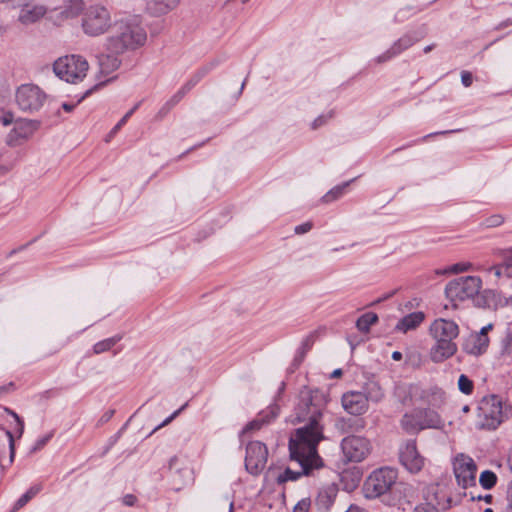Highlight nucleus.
<instances>
[{"label": "nucleus", "instance_id": "f257e3e1", "mask_svg": "<svg viewBox=\"0 0 512 512\" xmlns=\"http://www.w3.org/2000/svg\"><path fill=\"white\" fill-rule=\"evenodd\" d=\"M327 402V395L318 388L304 386L300 390L294 414L297 422L306 424L296 429L289 439V450L298 460L305 462L307 458L316 455V447L324 439L320 421Z\"/></svg>", "mask_w": 512, "mask_h": 512}, {"label": "nucleus", "instance_id": "f03ea898", "mask_svg": "<svg viewBox=\"0 0 512 512\" xmlns=\"http://www.w3.org/2000/svg\"><path fill=\"white\" fill-rule=\"evenodd\" d=\"M147 40L145 29L136 19L116 22L114 32L106 39V47L110 53L123 54L143 46Z\"/></svg>", "mask_w": 512, "mask_h": 512}, {"label": "nucleus", "instance_id": "7ed1b4c3", "mask_svg": "<svg viewBox=\"0 0 512 512\" xmlns=\"http://www.w3.org/2000/svg\"><path fill=\"white\" fill-rule=\"evenodd\" d=\"M397 479L396 468L384 466L373 470L363 483L364 497L373 500L389 494L396 485Z\"/></svg>", "mask_w": 512, "mask_h": 512}, {"label": "nucleus", "instance_id": "20e7f679", "mask_svg": "<svg viewBox=\"0 0 512 512\" xmlns=\"http://www.w3.org/2000/svg\"><path fill=\"white\" fill-rule=\"evenodd\" d=\"M508 409L497 395L484 397L478 407L477 426L482 429H496L507 417Z\"/></svg>", "mask_w": 512, "mask_h": 512}, {"label": "nucleus", "instance_id": "39448f33", "mask_svg": "<svg viewBox=\"0 0 512 512\" xmlns=\"http://www.w3.org/2000/svg\"><path fill=\"white\" fill-rule=\"evenodd\" d=\"M89 65L80 55H67L58 58L53 64L55 75L68 83L82 81L88 71Z\"/></svg>", "mask_w": 512, "mask_h": 512}, {"label": "nucleus", "instance_id": "423d86ee", "mask_svg": "<svg viewBox=\"0 0 512 512\" xmlns=\"http://www.w3.org/2000/svg\"><path fill=\"white\" fill-rule=\"evenodd\" d=\"M81 26L86 35L100 36L111 27V14L105 6L90 5L83 11Z\"/></svg>", "mask_w": 512, "mask_h": 512}, {"label": "nucleus", "instance_id": "0eeeda50", "mask_svg": "<svg viewBox=\"0 0 512 512\" xmlns=\"http://www.w3.org/2000/svg\"><path fill=\"white\" fill-rule=\"evenodd\" d=\"M482 287L478 276H464L447 283L445 295L451 302L464 301L476 296Z\"/></svg>", "mask_w": 512, "mask_h": 512}, {"label": "nucleus", "instance_id": "6e6552de", "mask_svg": "<svg viewBox=\"0 0 512 512\" xmlns=\"http://www.w3.org/2000/svg\"><path fill=\"white\" fill-rule=\"evenodd\" d=\"M400 464L410 474H418L425 466L426 458L419 452L415 439H407L399 445Z\"/></svg>", "mask_w": 512, "mask_h": 512}, {"label": "nucleus", "instance_id": "1a4fd4ad", "mask_svg": "<svg viewBox=\"0 0 512 512\" xmlns=\"http://www.w3.org/2000/svg\"><path fill=\"white\" fill-rule=\"evenodd\" d=\"M427 34V27L422 25L420 28L404 34L401 38L396 40L389 49L374 59L376 64L385 63L397 55L401 54L415 43L423 39Z\"/></svg>", "mask_w": 512, "mask_h": 512}, {"label": "nucleus", "instance_id": "9d476101", "mask_svg": "<svg viewBox=\"0 0 512 512\" xmlns=\"http://www.w3.org/2000/svg\"><path fill=\"white\" fill-rule=\"evenodd\" d=\"M341 449L348 461L359 463L370 455L372 445L366 437L350 435L342 439Z\"/></svg>", "mask_w": 512, "mask_h": 512}, {"label": "nucleus", "instance_id": "9b49d317", "mask_svg": "<svg viewBox=\"0 0 512 512\" xmlns=\"http://www.w3.org/2000/svg\"><path fill=\"white\" fill-rule=\"evenodd\" d=\"M453 470L457 484L463 489L476 486L477 465L470 456L458 454L454 458Z\"/></svg>", "mask_w": 512, "mask_h": 512}, {"label": "nucleus", "instance_id": "f8f14e48", "mask_svg": "<svg viewBox=\"0 0 512 512\" xmlns=\"http://www.w3.org/2000/svg\"><path fill=\"white\" fill-rule=\"evenodd\" d=\"M46 95L36 85L24 84L16 91V102L19 108L25 112L38 111L44 104Z\"/></svg>", "mask_w": 512, "mask_h": 512}, {"label": "nucleus", "instance_id": "ddd939ff", "mask_svg": "<svg viewBox=\"0 0 512 512\" xmlns=\"http://www.w3.org/2000/svg\"><path fill=\"white\" fill-rule=\"evenodd\" d=\"M268 450L260 441L249 442L246 447L245 468L252 475L260 474L266 466Z\"/></svg>", "mask_w": 512, "mask_h": 512}, {"label": "nucleus", "instance_id": "4468645a", "mask_svg": "<svg viewBox=\"0 0 512 512\" xmlns=\"http://www.w3.org/2000/svg\"><path fill=\"white\" fill-rule=\"evenodd\" d=\"M40 128V121L31 119H17L13 129L7 134L6 144L16 147L28 141Z\"/></svg>", "mask_w": 512, "mask_h": 512}, {"label": "nucleus", "instance_id": "2eb2a0df", "mask_svg": "<svg viewBox=\"0 0 512 512\" xmlns=\"http://www.w3.org/2000/svg\"><path fill=\"white\" fill-rule=\"evenodd\" d=\"M289 452H290L291 460L296 461L300 465L301 471H293L290 468H286L283 473L278 475V477H277L278 484H283L287 481H295L300 476L310 475L314 469H319L323 466V461H322L321 457L318 455L317 451H316V455H314L313 457L311 456V457L307 458L306 459L307 461H305V462L302 461V459L298 460L297 458L293 457L292 452L290 450H289Z\"/></svg>", "mask_w": 512, "mask_h": 512}, {"label": "nucleus", "instance_id": "dca6fc26", "mask_svg": "<svg viewBox=\"0 0 512 512\" xmlns=\"http://www.w3.org/2000/svg\"><path fill=\"white\" fill-rule=\"evenodd\" d=\"M343 409L351 415H362L368 410L365 394L359 391H348L342 395Z\"/></svg>", "mask_w": 512, "mask_h": 512}, {"label": "nucleus", "instance_id": "f3484780", "mask_svg": "<svg viewBox=\"0 0 512 512\" xmlns=\"http://www.w3.org/2000/svg\"><path fill=\"white\" fill-rule=\"evenodd\" d=\"M429 332L433 339L454 340L459 335V327L452 320L439 318L431 323Z\"/></svg>", "mask_w": 512, "mask_h": 512}, {"label": "nucleus", "instance_id": "a211bd4d", "mask_svg": "<svg viewBox=\"0 0 512 512\" xmlns=\"http://www.w3.org/2000/svg\"><path fill=\"white\" fill-rule=\"evenodd\" d=\"M31 1L32 0H25V3L16 5L21 8L18 21L24 26L39 22L47 13V8L44 5H30Z\"/></svg>", "mask_w": 512, "mask_h": 512}, {"label": "nucleus", "instance_id": "6ab92c4d", "mask_svg": "<svg viewBox=\"0 0 512 512\" xmlns=\"http://www.w3.org/2000/svg\"><path fill=\"white\" fill-rule=\"evenodd\" d=\"M435 344L430 349V358L434 363H442L457 352L454 340L434 339Z\"/></svg>", "mask_w": 512, "mask_h": 512}, {"label": "nucleus", "instance_id": "aec40b11", "mask_svg": "<svg viewBox=\"0 0 512 512\" xmlns=\"http://www.w3.org/2000/svg\"><path fill=\"white\" fill-rule=\"evenodd\" d=\"M489 344V339L484 333L470 334L464 339L462 350L470 355L479 356L483 354Z\"/></svg>", "mask_w": 512, "mask_h": 512}, {"label": "nucleus", "instance_id": "412c9836", "mask_svg": "<svg viewBox=\"0 0 512 512\" xmlns=\"http://www.w3.org/2000/svg\"><path fill=\"white\" fill-rule=\"evenodd\" d=\"M417 415L421 422L422 429H442L444 420L438 412L431 408H418Z\"/></svg>", "mask_w": 512, "mask_h": 512}, {"label": "nucleus", "instance_id": "4be33fe9", "mask_svg": "<svg viewBox=\"0 0 512 512\" xmlns=\"http://www.w3.org/2000/svg\"><path fill=\"white\" fill-rule=\"evenodd\" d=\"M279 406L277 404L271 405L267 408V410H264L259 413L258 417L248 423L244 429L245 432L252 431V430H258L263 425L269 424L272 420H274L278 414H279Z\"/></svg>", "mask_w": 512, "mask_h": 512}, {"label": "nucleus", "instance_id": "5701e85b", "mask_svg": "<svg viewBox=\"0 0 512 512\" xmlns=\"http://www.w3.org/2000/svg\"><path fill=\"white\" fill-rule=\"evenodd\" d=\"M425 319V314L422 311L412 312L402 317L396 324L395 330L402 333L415 330Z\"/></svg>", "mask_w": 512, "mask_h": 512}, {"label": "nucleus", "instance_id": "b1692460", "mask_svg": "<svg viewBox=\"0 0 512 512\" xmlns=\"http://www.w3.org/2000/svg\"><path fill=\"white\" fill-rule=\"evenodd\" d=\"M335 428L341 434L361 432L365 428V421L362 418H339L335 422Z\"/></svg>", "mask_w": 512, "mask_h": 512}, {"label": "nucleus", "instance_id": "393cba45", "mask_svg": "<svg viewBox=\"0 0 512 512\" xmlns=\"http://www.w3.org/2000/svg\"><path fill=\"white\" fill-rule=\"evenodd\" d=\"M180 3V0H149L147 2V11L153 16H161L174 10Z\"/></svg>", "mask_w": 512, "mask_h": 512}, {"label": "nucleus", "instance_id": "a878e982", "mask_svg": "<svg viewBox=\"0 0 512 512\" xmlns=\"http://www.w3.org/2000/svg\"><path fill=\"white\" fill-rule=\"evenodd\" d=\"M336 495L337 490L333 486L320 490L315 500L318 510L321 512H327L334 503Z\"/></svg>", "mask_w": 512, "mask_h": 512}, {"label": "nucleus", "instance_id": "bb28decb", "mask_svg": "<svg viewBox=\"0 0 512 512\" xmlns=\"http://www.w3.org/2000/svg\"><path fill=\"white\" fill-rule=\"evenodd\" d=\"M402 429L408 434H417L423 429L421 422L417 415V409H414L411 413H406L402 416L400 421Z\"/></svg>", "mask_w": 512, "mask_h": 512}, {"label": "nucleus", "instance_id": "cd10ccee", "mask_svg": "<svg viewBox=\"0 0 512 512\" xmlns=\"http://www.w3.org/2000/svg\"><path fill=\"white\" fill-rule=\"evenodd\" d=\"M116 55L111 53L103 54L99 57L98 62L102 74L109 75L120 67L121 60Z\"/></svg>", "mask_w": 512, "mask_h": 512}, {"label": "nucleus", "instance_id": "c85d7f7f", "mask_svg": "<svg viewBox=\"0 0 512 512\" xmlns=\"http://www.w3.org/2000/svg\"><path fill=\"white\" fill-rule=\"evenodd\" d=\"M378 322V315L374 312H367L361 315L356 321L357 329L362 333H368L372 325Z\"/></svg>", "mask_w": 512, "mask_h": 512}, {"label": "nucleus", "instance_id": "c756f323", "mask_svg": "<svg viewBox=\"0 0 512 512\" xmlns=\"http://www.w3.org/2000/svg\"><path fill=\"white\" fill-rule=\"evenodd\" d=\"M365 397H367V402H379L383 399L384 393L381 387L377 383H369L365 386L364 392Z\"/></svg>", "mask_w": 512, "mask_h": 512}, {"label": "nucleus", "instance_id": "7c9ffc66", "mask_svg": "<svg viewBox=\"0 0 512 512\" xmlns=\"http://www.w3.org/2000/svg\"><path fill=\"white\" fill-rule=\"evenodd\" d=\"M122 339L121 335H115L113 337L101 340L94 344L93 352L94 354H101L106 351H109L112 347H114L120 340Z\"/></svg>", "mask_w": 512, "mask_h": 512}, {"label": "nucleus", "instance_id": "2f4dec72", "mask_svg": "<svg viewBox=\"0 0 512 512\" xmlns=\"http://www.w3.org/2000/svg\"><path fill=\"white\" fill-rule=\"evenodd\" d=\"M445 401V393L438 388L430 389L426 395V402L429 406L439 408Z\"/></svg>", "mask_w": 512, "mask_h": 512}, {"label": "nucleus", "instance_id": "473e14b6", "mask_svg": "<svg viewBox=\"0 0 512 512\" xmlns=\"http://www.w3.org/2000/svg\"><path fill=\"white\" fill-rule=\"evenodd\" d=\"M423 10V7L413 6V5H407L405 7L400 8L395 16L394 21L397 23H401L409 19L414 14L420 12Z\"/></svg>", "mask_w": 512, "mask_h": 512}, {"label": "nucleus", "instance_id": "72a5a7b5", "mask_svg": "<svg viewBox=\"0 0 512 512\" xmlns=\"http://www.w3.org/2000/svg\"><path fill=\"white\" fill-rule=\"evenodd\" d=\"M352 181L353 180H350L341 185L333 187L322 197V201L325 203H330L332 201L337 200L344 194L345 189L350 185Z\"/></svg>", "mask_w": 512, "mask_h": 512}, {"label": "nucleus", "instance_id": "f704fd0d", "mask_svg": "<svg viewBox=\"0 0 512 512\" xmlns=\"http://www.w3.org/2000/svg\"><path fill=\"white\" fill-rule=\"evenodd\" d=\"M186 91L180 88L159 110V115H166L174 106H176L186 95Z\"/></svg>", "mask_w": 512, "mask_h": 512}, {"label": "nucleus", "instance_id": "c9c22d12", "mask_svg": "<svg viewBox=\"0 0 512 512\" xmlns=\"http://www.w3.org/2000/svg\"><path fill=\"white\" fill-rule=\"evenodd\" d=\"M84 10L83 0H68L64 13L66 17L73 18L78 16Z\"/></svg>", "mask_w": 512, "mask_h": 512}, {"label": "nucleus", "instance_id": "e433bc0d", "mask_svg": "<svg viewBox=\"0 0 512 512\" xmlns=\"http://www.w3.org/2000/svg\"><path fill=\"white\" fill-rule=\"evenodd\" d=\"M41 490V485H34L30 487L15 503V509H20L25 506L34 496Z\"/></svg>", "mask_w": 512, "mask_h": 512}, {"label": "nucleus", "instance_id": "4c0bfd02", "mask_svg": "<svg viewBox=\"0 0 512 512\" xmlns=\"http://www.w3.org/2000/svg\"><path fill=\"white\" fill-rule=\"evenodd\" d=\"M497 476L491 470H485L480 474L479 483L484 489H491L496 485Z\"/></svg>", "mask_w": 512, "mask_h": 512}, {"label": "nucleus", "instance_id": "58836bf2", "mask_svg": "<svg viewBox=\"0 0 512 512\" xmlns=\"http://www.w3.org/2000/svg\"><path fill=\"white\" fill-rule=\"evenodd\" d=\"M471 269H472V264L470 262H460V263H455L444 270L437 271V274H446V273L458 274V273L469 271Z\"/></svg>", "mask_w": 512, "mask_h": 512}, {"label": "nucleus", "instance_id": "ea45409f", "mask_svg": "<svg viewBox=\"0 0 512 512\" xmlns=\"http://www.w3.org/2000/svg\"><path fill=\"white\" fill-rule=\"evenodd\" d=\"M458 388L463 394L470 395L474 390V383L465 374H461L458 379Z\"/></svg>", "mask_w": 512, "mask_h": 512}, {"label": "nucleus", "instance_id": "a19ab883", "mask_svg": "<svg viewBox=\"0 0 512 512\" xmlns=\"http://www.w3.org/2000/svg\"><path fill=\"white\" fill-rule=\"evenodd\" d=\"M141 102H138L134 105L133 108H131L120 120L119 122L112 128V130L109 133V138L113 137L123 125L126 124L128 119L135 113V111L139 108Z\"/></svg>", "mask_w": 512, "mask_h": 512}, {"label": "nucleus", "instance_id": "79ce46f5", "mask_svg": "<svg viewBox=\"0 0 512 512\" xmlns=\"http://www.w3.org/2000/svg\"><path fill=\"white\" fill-rule=\"evenodd\" d=\"M314 338H315V334L314 333H311L309 335H307L303 341H302V344H301V352H300V356H297L295 358V361H298V362H301L303 357H304V354L306 353V351H308L313 343H314Z\"/></svg>", "mask_w": 512, "mask_h": 512}, {"label": "nucleus", "instance_id": "37998d69", "mask_svg": "<svg viewBox=\"0 0 512 512\" xmlns=\"http://www.w3.org/2000/svg\"><path fill=\"white\" fill-rule=\"evenodd\" d=\"M503 262L506 269V280L512 279V248L505 252Z\"/></svg>", "mask_w": 512, "mask_h": 512}, {"label": "nucleus", "instance_id": "c03bdc74", "mask_svg": "<svg viewBox=\"0 0 512 512\" xmlns=\"http://www.w3.org/2000/svg\"><path fill=\"white\" fill-rule=\"evenodd\" d=\"M504 222V218L500 214L491 215L484 220V225L488 228L498 227Z\"/></svg>", "mask_w": 512, "mask_h": 512}, {"label": "nucleus", "instance_id": "a18cd8bd", "mask_svg": "<svg viewBox=\"0 0 512 512\" xmlns=\"http://www.w3.org/2000/svg\"><path fill=\"white\" fill-rule=\"evenodd\" d=\"M333 116L332 112L326 114V115H320L318 116L311 124V128L313 130L318 129L319 127L325 125L329 119H331Z\"/></svg>", "mask_w": 512, "mask_h": 512}, {"label": "nucleus", "instance_id": "49530a36", "mask_svg": "<svg viewBox=\"0 0 512 512\" xmlns=\"http://www.w3.org/2000/svg\"><path fill=\"white\" fill-rule=\"evenodd\" d=\"M311 505V500L309 498L301 499L293 509V512H308Z\"/></svg>", "mask_w": 512, "mask_h": 512}, {"label": "nucleus", "instance_id": "de8ad7c7", "mask_svg": "<svg viewBox=\"0 0 512 512\" xmlns=\"http://www.w3.org/2000/svg\"><path fill=\"white\" fill-rule=\"evenodd\" d=\"M127 425H128V423H126L115 435H113L109 438L108 444L105 448L104 453L108 452L117 443V441L120 439L123 431L126 429Z\"/></svg>", "mask_w": 512, "mask_h": 512}, {"label": "nucleus", "instance_id": "09e8293b", "mask_svg": "<svg viewBox=\"0 0 512 512\" xmlns=\"http://www.w3.org/2000/svg\"><path fill=\"white\" fill-rule=\"evenodd\" d=\"M53 437V432H50L48 433L47 435L39 438L35 445L33 446L32 448V452H35V451H38L40 449H42L48 442L49 440Z\"/></svg>", "mask_w": 512, "mask_h": 512}, {"label": "nucleus", "instance_id": "8fccbe9b", "mask_svg": "<svg viewBox=\"0 0 512 512\" xmlns=\"http://www.w3.org/2000/svg\"><path fill=\"white\" fill-rule=\"evenodd\" d=\"M490 271L494 273L496 278L506 279V269L504 267V262L498 265H494L490 268Z\"/></svg>", "mask_w": 512, "mask_h": 512}, {"label": "nucleus", "instance_id": "3c124183", "mask_svg": "<svg viewBox=\"0 0 512 512\" xmlns=\"http://www.w3.org/2000/svg\"><path fill=\"white\" fill-rule=\"evenodd\" d=\"M14 115L10 111L3 112L2 115H0V123L3 126H9L11 124L15 125Z\"/></svg>", "mask_w": 512, "mask_h": 512}, {"label": "nucleus", "instance_id": "603ef678", "mask_svg": "<svg viewBox=\"0 0 512 512\" xmlns=\"http://www.w3.org/2000/svg\"><path fill=\"white\" fill-rule=\"evenodd\" d=\"M413 512H438V509L431 503H421L414 508Z\"/></svg>", "mask_w": 512, "mask_h": 512}, {"label": "nucleus", "instance_id": "864d4df0", "mask_svg": "<svg viewBox=\"0 0 512 512\" xmlns=\"http://www.w3.org/2000/svg\"><path fill=\"white\" fill-rule=\"evenodd\" d=\"M313 227V224L312 222H305V223H302L300 225H297L295 228H294V232L298 235H302V234H305L307 232H309Z\"/></svg>", "mask_w": 512, "mask_h": 512}, {"label": "nucleus", "instance_id": "5fc2aeb1", "mask_svg": "<svg viewBox=\"0 0 512 512\" xmlns=\"http://www.w3.org/2000/svg\"><path fill=\"white\" fill-rule=\"evenodd\" d=\"M6 435L9 440V450H10V456H9V463L11 464L15 457V444H14V437L13 434L10 431L6 432Z\"/></svg>", "mask_w": 512, "mask_h": 512}, {"label": "nucleus", "instance_id": "6e6d98bb", "mask_svg": "<svg viewBox=\"0 0 512 512\" xmlns=\"http://www.w3.org/2000/svg\"><path fill=\"white\" fill-rule=\"evenodd\" d=\"M201 79L194 73L193 76L181 87L188 93Z\"/></svg>", "mask_w": 512, "mask_h": 512}, {"label": "nucleus", "instance_id": "4d7b16f0", "mask_svg": "<svg viewBox=\"0 0 512 512\" xmlns=\"http://www.w3.org/2000/svg\"><path fill=\"white\" fill-rule=\"evenodd\" d=\"M201 79L194 73L193 76L181 87L188 93Z\"/></svg>", "mask_w": 512, "mask_h": 512}, {"label": "nucleus", "instance_id": "13d9d810", "mask_svg": "<svg viewBox=\"0 0 512 512\" xmlns=\"http://www.w3.org/2000/svg\"><path fill=\"white\" fill-rule=\"evenodd\" d=\"M201 79L194 73L193 76L181 87L188 93Z\"/></svg>", "mask_w": 512, "mask_h": 512}, {"label": "nucleus", "instance_id": "bf43d9fd", "mask_svg": "<svg viewBox=\"0 0 512 512\" xmlns=\"http://www.w3.org/2000/svg\"><path fill=\"white\" fill-rule=\"evenodd\" d=\"M184 406L181 407L180 409L176 410L174 413H172L169 417H167L161 424H159L158 426H156L154 428V430L152 431V433H154L155 431L159 430L160 428L168 425L182 410H183Z\"/></svg>", "mask_w": 512, "mask_h": 512}, {"label": "nucleus", "instance_id": "052dcab7", "mask_svg": "<svg viewBox=\"0 0 512 512\" xmlns=\"http://www.w3.org/2000/svg\"><path fill=\"white\" fill-rule=\"evenodd\" d=\"M461 82L465 87H470L473 82V76L468 71H463L461 73Z\"/></svg>", "mask_w": 512, "mask_h": 512}, {"label": "nucleus", "instance_id": "680f3d73", "mask_svg": "<svg viewBox=\"0 0 512 512\" xmlns=\"http://www.w3.org/2000/svg\"><path fill=\"white\" fill-rule=\"evenodd\" d=\"M8 413L16 420L17 425H18V432H19V435L21 436L23 431H24V422H23V420L19 417V415L17 413H15L12 410H8Z\"/></svg>", "mask_w": 512, "mask_h": 512}, {"label": "nucleus", "instance_id": "e2e57ef3", "mask_svg": "<svg viewBox=\"0 0 512 512\" xmlns=\"http://www.w3.org/2000/svg\"><path fill=\"white\" fill-rule=\"evenodd\" d=\"M470 494H471V500H473V501L474 500H478V501L483 500L486 503H491V501H492V495H490V494H487V495H484V496H482V495H477L476 496L472 492Z\"/></svg>", "mask_w": 512, "mask_h": 512}, {"label": "nucleus", "instance_id": "0e129e2a", "mask_svg": "<svg viewBox=\"0 0 512 512\" xmlns=\"http://www.w3.org/2000/svg\"><path fill=\"white\" fill-rule=\"evenodd\" d=\"M137 498L132 494H127L123 497V503L126 506H133L136 502Z\"/></svg>", "mask_w": 512, "mask_h": 512}, {"label": "nucleus", "instance_id": "69168bd1", "mask_svg": "<svg viewBox=\"0 0 512 512\" xmlns=\"http://www.w3.org/2000/svg\"><path fill=\"white\" fill-rule=\"evenodd\" d=\"M115 411L114 410H108L106 411L100 418L99 420V423L100 424H104L106 422H108L114 415Z\"/></svg>", "mask_w": 512, "mask_h": 512}, {"label": "nucleus", "instance_id": "338daca9", "mask_svg": "<svg viewBox=\"0 0 512 512\" xmlns=\"http://www.w3.org/2000/svg\"><path fill=\"white\" fill-rule=\"evenodd\" d=\"M512 25V18H508L502 22H500L496 27L495 30H502L504 28H507L508 26Z\"/></svg>", "mask_w": 512, "mask_h": 512}, {"label": "nucleus", "instance_id": "774afa93", "mask_svg": "<svg viewBox=\"0 0 512 512\" xmlns=\"http://www.w3.org/2000/svg\"><path fill=\"white\" fill-rule=\"evenodd\" d=\"M507 501H508V506L512 509V481L509 483V486L507 489Z\"/></svg>", "mask_w": 512, "mask_h": 512}]
</instances>
